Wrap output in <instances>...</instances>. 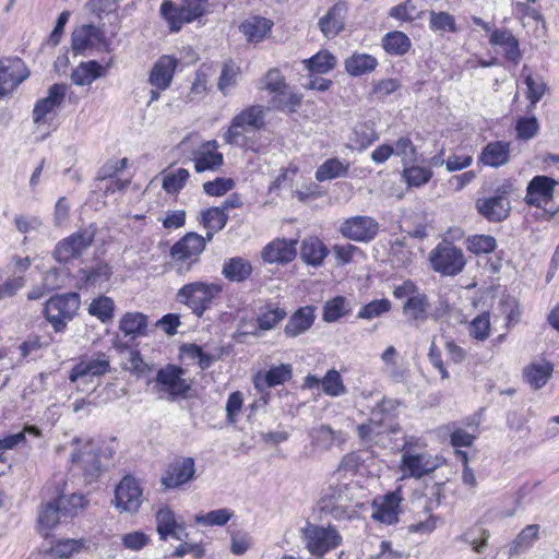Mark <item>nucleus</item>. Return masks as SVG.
I'll use <instances>...</instances> for the list:
<instances>
[{
	"mask_svg": "<svg viewBox=\"0 0 559 559\" xmlns=\"http://www.w3.org/2000/svg\"><path fill=\"white\" fill-rule=\"evenodd\" d=\"M264 116V107L260 105L242 109L234 116L228 129L224 132V142L247 151L259 152L261 145L257 142L255 131L263 128Z\"/></svg>",
	"mask_w": 559,
	"mask_h": 559,
	"instance_id": "obj_1",
	"label": "nucleus"
},
{
	"mask_svg": "<svg viewBox=\"0 0 559 559\" xmlns=\"http://www.w3.org/2000/svg\"><path fill=\"white\" fill-rule=\"evenodd\" d=\"M110 362L108 356L104 353H97L92 356H82L72 367L69 373V381L75 384L79 391L94 389L99 379L109 372Z\"/></svg>",
	"mask_w": 559,
	"mask_h": 559,
	"instance_id": "obj_2",
	"label": "nucleus"
},
{
	"mask_svg": "<svg viewBox=\"0 0 559 559\" xmlns=\"http://www.w3.org/2000/svg\"><path fill=\"white\" fill-rule=\"evenodd\" d=\"M223 292L222 284L217 282L197 281L183 285L177 293V300L188 306L192 313L202 317Z\"/></svg>",
	"mask_w": 559,
	"mask_h": 559,
	"instance_id": "obj_3",
	"label": "nucleus"
},
{
	"mask_svg": "<svg viewBox=\"0 0 559 559\" xmlns=\"http://www.w3.org/2000/svg\"><path fill=\"white\" fill-rule=\"evenodd\" d=\"M205 238L189 233L170 249L169 265L179 275H186L199 262V255L205 249Z\"/></svg>",
	"mask_w": 559,
	"mask_h": 559,
	"instance_id": "obj_4",
	"label": "nucleus"
},
{
	"mask_svg": "<svg viewBox=\"0 0 559 559\" xmlns=\"http://www.w3.org/2000/svg\"><path fill=\"white\" fill-rule=\"evenodd\" d=\"M444 460L438 455H432L426 451L418 452L407 443L402 449L400 471L403 473L401 479H419L433 473L441 467Z\"/></svg>",
	"mask_w": 559,
	"mask_h": 559,
	"instance_id": "obj_5",
	"label": "nucleus"
},
{
	"mask_svg": "<svg viewBox=\"0 0 559 559\" xmlns=\"http://www.w3.org/2000/svg\"><path fill=\"white\" fill-rule=\"evenodd\" d=\"M183 376V369L175 365L160 368L155 379V389L159 397L167 401L186 399L191 389V381Z\"/></svg>",
	"mask_w": 559,
	"mask_h": 559,
	"instance_id": "obj_6",
	"label": "nucleus"
},
{
	"mask_svg": "<svg viewBox=\"0 0 559 559\" xmlns=\"http://www.w3.org/2000/svg\"><path fill=\"white\" fill-rule=\"evenodd\" d=\"M207 12V0H182L180 5L171 1H164L160 13L174 32H178L183 24L191 23Z\"/></svg>",
	"mask_w": 559,
	"mask_h": 559,
	"instance_id": "obj_7",
	"label": "nucleus"
},
{
	"mask_svg": "<svg viewBox=\"0 0 559 559\" xmlns=\"http://www.w3.org/2000/svg\"><path fill=\"white\" fill-rule=\"evenodd\" d=\"M80 296L76 293L56 295L45 306V316L56 332H62L80 308Z\"/></svg>",
	"mask_w": 559,
	"mask_h": 559,
	"instance_id": "obj_8",
	"label": "nucleus"
},
{
	"mask_svg": "<svg viewBox=\"0 0 559 559\" xmlns=\"http://www.w3.org/2000/svg\"><path fill=\"white\" fill-rule=\"evenodd\" d=\"M429 262L433 271L448 276L462 272L466 263L462 249L448 241L440 242L431 250Z\"/></svg>",
	"mask_w": 559,
	"mask_h": 559,
	"instance_id": "obj_9",
	"label": "nucleus"
},
{
	"mask_svg": "<svg viewBox=\"0 0 559 559\" xmlns=\"http://www.w3.org/2000/svg\"><path fill=\"white\" fill-rule=\"evenodd\" d=\"M94 238L95 229L93 227L73 233L57 243L53 252L56 260L60 263H68L78 259L91 247Z\"/></svg>",
	"mask_w": 559,
	"mask_h": 559,
	"instance_id": "obj_10",
	"label": "nucleus"
},
{
	"mask_svg": "<svg viewBox=\"0 0 559 559\" xmlns=\"http://www.w3.org/2000/svg\"><path fill=\"white\" fill-rule=\"evenodd\" d=\"M143 502V490L139 481L126 476L117 485L115 491V507L119 512L136 513Z\"/></svg>",
	"mask_w": 559,
	"mask_h": 559,
	"instance_id": "obj_11",
	"label": "nucleus"
},
{
	"mask_svg": "<svg viewBox=\"0 0 559 559\" xmlns=\"http://www.w3.org/2000/svg\"><path fill=\"white\" fill-rule=\"evenodd\" d=\"M194 475V460L192 457H181L168 465L160 483L166 489H175L191 481Z\"/></svg>",
	"mask_w": 559,
	"mask_h": 559,
	"instance_id": "obj_12",
	"label": "nucleus"
},
{
	"mask_svg": "<svg viewBox=\"0 0 559 559\" xmlns=\"http://www.w3.org/2000/svg\"><path fill=\"white\" fill-rule=\"evenodd\" d=\"M74 450L71 453V461L78 464L87 477H95L100 471V461L95 447L90 440L74 438L72 441Z\"/></svg>",
	"mask_w": 559,
	"mask_h": 559,
	"instance_id": "obj_13",
	"label": "nucleus"
},
{
	"mask_svg": "<svg viewBox=\"0 0 559 559\" xmlns=\"http://www.w3.org/2000/svg\"><path fill=\"white\" fill-rule=\"evenodd\" d=\"M340 230L345 238L359 242H368L377 236L379 224L374 218L369 216H354L346 219Z\"/></svg>",
	"mask_w": 559,
	"mask_h": 559,
	"instance_id": "obj_14",
	"label": "nucleus"
},
{
	"mask_svg": "<svg viewBox=\"0 0 559 559\" xmlns=\"http://www.w3.org/2000/svg\"><path fill=\"white\" fill-rule=\"evenodd\" d=\"M402 500L400 488L376 498L372 502V519L388 525L397 522Z\"/></svg>",
	"mask_w": 559,
	"mask_h": 559,
	"instance_id": "obj_15",
	"label": "nucleus"
},
{
	"mask_svg": "<svg viewBox=\"0 0 559 559\" xmlns=\"http://www.w3.org/2000/svg\"><path fill=\"white\" fill-rule=\"evenodd\" d=\"M68 86L66 84H52L47 96L39 99L33 109V121L40 126L47 123L48 116L53 114L63 103Z\"/></svg>",
	"mask_w": 559,
	"mask_h": 559,
	"instance_id": "obj_16",
	"label": "nucleus"
},
{
	"mask_svg": "<svg viewBox=\"0 0 559 559\" xmlns=\"http://www.w3.org/2000/svg\"><path fill=\"white\" fill-rule=\"evenodd\" d=\"M28 76V71L19 58L0 60V95L11 93Z\"/></svg>",
	"mask_w": 559,
	"mask_h": 559,
	"instance_id": "obj_17",
	"label": "nucleus"
},
{
	"mask_svg": "<svg viewBox=\"0 0 559 559\" xmlns=\"http://www.w3.org/2000/svg\"><path fill=\"white\" fill-rule=\"evenodd\" d=\"M177 67L178 59L175 57L169 55L159 57L150 72V84L158 90H167L173 82Z\"/></svg>",
	"mask_w": 559,
	"mask_h": 559,
	"instance_id": "obj_18",
	"label": "nucleus"
},
{
	"mask_svg": "<svg viewBox=\"0 0 559 559\" xmlns=\"http://www.w3.org/2000/svg\"><path fill=\"white\" fill-rule=\"evenodd\" d=\"M261 255L266 263H288L296 257V241L276 238L263 248Z\"/></svg>",
	"mask_w": 559,
	"mask_h": 559,
	"instance_id": "obj_19",
	"label": "nucleus"
},
{
	"mask_svg": "<svg viewBox=\"0 0 559 559\" xmlns=\"http://www.w3.org/2000/svg\"><path fill=\"white\" fill-rule=\"evenodd\" d=\"M104 35L94 25H82L72 33V49L75 53H82L87 49H98L104 45Z\"/></svg>",
	"mask_w": 559,
	"mask_h": 559,
	"instance_id": "obj_20",
	"label": "nucleus"
},
{
	"mask_svg": "<svg viewBox=\"0 0 559 559\" xmlns=\"http://www.w3.org/2000/svg\"><path fill=\"white\" fill-rule=\"evenodd\" d=\"M217 141H207L194 153L193 163L197 173L215 170L223 165V154L217 152Z\"/></svg>",
	"mask_w": 559,
	"mask_h": 559,
	"instance_id": "obj_21",
	"label": "nucleus"
},
{
	"mask_svg": "<svg viewBox=\"0 0 559 559\" xmlns=\"http://www.w3.org/2000/svg\"><path fill=\"white\" fill-rule=\"evenodd\" d=\"M156 524L157 533L162 540H166L169 536L181 540L183 538L182 534L187 536L183 525L178 523L176 514L167 506L159 508L156 512Z\"/></svg>",
	"mask_w": 559,
	"mask_h": 559,
	"instance_id": "obj_22",
	"label": "nucleus"
},
{
	"mask_svg": "<svg viewBox=\"0 0 559 559\" xmlns=\"http://www.w3.org/2000/svg\"><path fill=\"white\" fill-rule=\"evenodd\" d=\"M272 27L271 20L263 16H250L242 21L238 28L248 43L258 44L271 34Z\"/></svg>",
	"mask_w": 559,
	"mask_h": 559,
	"instance_id": "obj_23",
	"label": "nucleus"
},
{
	"mask_svg": "<svg viewBox=\"0 0 559 559\" xmlns=\"http://www.w3.org/2000/svg\"><path fill=\"white\" fill-rule=\"evenodd\" d=\"M476 207L488 221L500 222L508 216L510 202L504 195H495L478 199L476 201Z\"/></svg>",
	"mask_w": 559,
	"mask_h": 559,
	"instance_id": "obj_24",
	"label": "nucleus"
},
{
	"mask_svg": "<svg viewBox=\"0 0 559 559\" xmlns=\"http://www.w3.org/2000/svg\"><path fill=\"white\" fill-rule=\"evenodd\" d=\"M292 369L289 365H280L271 367L267 371H259L253 377L254 388L259 392H264L270 388L280 385L289 380Z\"/></svg>",
	"mask_w": 559,
	"mask_h": 559,
	"instance_id": "obj_25",
	"label": "nucleus"
},
{
	"mask_svg": "<svg viewBox=\"0 0 559 559\" xmlns=\"http://www.w3.org/2000/svg\"><path fill=\"white\" fill-rule=\"evenodd\" d=\"M379 139L373 121L357 122L348 136L347 146L352 150H366Z\"/></svg>",
	"mask_w": 559,
	"mask_h": 559,
	"instance_id": "obj_26",
	"label": "nucleus"
},
{
	"mask_svg": "<svg viewBox=\"0 0 559 559\" xmlns=\"http://www.w3.org/2000/svg\"><path fill=\"white\" fill-rule=\"evenodd\" d=\"M555 181L546 176H536L527 187L526 202L540 206L552 198Z\"/></svg>",
	"mask_w": 559,
	"mask_h": 559,
	"instance_id": "obj_27",
	"label": "nucleus"
},
{
	"mask_svg": "<svg viewBox=\"0 0 559 559\" xmlns=\"http://www.w3.org/2000/svg\"><path fill=\"white\" fill-rule=\"evenodd\" d=\"M345 14V4L336 3L320 19V29L326 38L335 37L343 29Z\"/></svg>",
	"mask_w": 559,
	"mask_h": 559,
	"instance_id": "obj_28",
	"label": "nucleus"
},
{
	"mask_svg": "<svg viewBox=\"0 0 559 559\" xmlns=\"http://www.w3.org/2000/svg\"><path fill=\"white\" fill-rule=\"evenodd\" d=\"M489 43L502 49L504 57L513 62H519L521 58L519 41L508 29H496L491 33Z\"/></svg>",
	"mask_w": 559,
	"mask_h": 559,
	"instance_id": "obj_29",
	"label": "nucleus"
},
{
	"mask_svg": "<svg viewBox=\"0 0 559 559\" xmlns=\"http://www.w3.org/2000/svg\"><path fill=\"white\" fill-rule=\"evenodd\" d=\"M106 75V69L97 61L81 62L71 73L73 84L78 86L91 85L95 80Z\"/></svg>",
	"mask_w": 559,
	"mask_h": 559,
	"instance_id": "obj_30",
	"label": "nucleus"
},
{
	"mask_svg": "<svg viewBox=\"0 0 559 559\" xmlns=\"http://www.w3.org/2000/svg\"><path fill=\"white\" fill-rule=\"evenodd\" d=\"M510 157V144L503 141L488 143L480 156L479 162L489 167H500L508 163Z\"/></svg>",
	"mask_w": 559,
	"mask_h": 559,
	"instance_id": "obj_31",
	"label": "nucleus"
},
{
	"mask_svg": "<svg viewBox=\"0 0 559 559\" xmlns=\"http://www.w3.org/2000/svg\"><path fill=\"white\" fill-rule=\"evenodd\" d=\"M554 372V365L546 360L534 361L523 371L527 383L535 390L543 388Z\"/></svg>",
	"mask_w": 559,
	"mask_h": 559,
	"instance_id": "obj_32",
	"label": "nucleus"
},
{
	"mask_svg": "<svg viewBox=\"0 0 559 559\" xmlns=\"http://www.w3.org/2000/svg\"><path fill=\"white\" fill-rule=\"evenodd\" d=\"M62 515V511L57 504L56 501L48 502L41 506V509L38 514L37 528L40 535L47 537L60 522Z\"/></svg>",
	"mask_w": 559,
	"mask_h": 559,
	"instance_id": "obj_33",
	"label": "nucleus"
},
{
	"mask_svg": "<svg viewBox=\"0 0 559 559\" xmlns=\"http://www.w3.org/2000/svg\"><path fill=\"white\" fill-rule=\"evenodd\" d=\"M26 433L33 435L34 437H38L40 435V430L35 426H26L22 431L0 438L1 463H5L8 461V451L17 449L26 444Z\"/></svg>",
	"mask_w": 559,
	"mask_h": 559,
	"instance_id": "obj_34",
	"label": "nucleus"
},
{
	"mask_svg": "<svg viewBox=\"0 0 559 559\" xmlns=\"http://www.w3.org/2000/svg\"><path fill=\"white\" fill-rule=\"evenodd\" d=\"M378 66V60L368 53H354L345 60V70L349 75L360 76L372 72Z\"/></svg>",
	"mask_w": 559,
	"mask_h": 559,
	"instance_id": "obj_35",
	"label": "nucleus"
},
{
	"mask_svg": "<svg viewBox=\"0 0 559 559\" xmlns=\"http://www.w3.org/2000/svg\"><path fill=\"white\" fill-rule=\"evenodd\" d=\"M251 272L250 262L240 257L226 260L222 269V274L231 282H242L250 276Z\"/></svg>",
	"mask_w": 559,
	"mask_h": 559,
	"instance_id": "obj_36",
	"label": "nucleus"
},
{
	"mask_svg": "<svg viewBox=\"0 0 559 559\" xmlns=\"http://www.w3.org/2000/svg\"><path fill=\"white\" fill-rule=\"evenodd\" d=\"M240 73V67L235 61L228 60L223 63L217 88L224 96L229 95L237 86Z\"/></svg>",
	"mask_w": 559,
	"mask_h": 559,
	"instance_id": "obj_37",
	"label": "nucleus"
},
{
	"mask_svg": "<svg viewBox=\"0 0 559 559\" xmlns=\"http://www.w3.org/2000/svg\"><path fill=\"white\" fill-rule=\"evenodd\" d=\"M382 47L391 56H403L411 49L412 41L405 33L393 31L383 36Z\"/></svg>",
	"mask_w": 559,
	"mask_h": 559,
	"instance_id": "obj_38",
	"label": "nucleus"
},
{
	"mask_svg": "<svg viewBox=\"0 0 559 559\" xmlns=\"http://www.w3.org/2000/svg\"><path fill=\"white\" fill-rule=\"evenodd\" d=\"M539 536V525L530 524L526 525L511 543L509 548V555L511 557L519 556L523 551L531 548L535 540Z\"/></svg>",
	"mask_w": 559,
	"mask_h": 559,
	"instance_id": "obj_39",
	"label": "nucleus"
},
{
	"mask_svg": "<svg viewBox=\"0 0 559 559\" xmlns=\"http://www.w3.org/2000/svg\"><path fill=\"white\" fill-rule=\"evenodd\" d=\"M147 326V318L141 312L126 313L119 323L120 331L132 338L144 335Z\"/></svg>",
	"mask_w": 559,
	"mask_h": 559,
	"instance_id": "obj_40",
	"label": "nucleus"
},
{
	"mask_svg": "<svg viewBox=\"0 0 559 559\" xmlns=\"http://www.w3.org/2000/svg\"><path fill=\"white\" fill-rule=\"evenodd\" d=\"M313 321V308H300L294 313L285 326L286 334L297 336L310 328Z\"/></svg>",
	"mask_w": 559,
	"mask_h": 559,
	"instance_id": "obj_41",
	"label": "nucleus"
},
{
	"mask_svg": "<svg viewBox=\"0 0 559 559\" xmlns=\"http://www.w3.org/2000/svg\"><path fill=\"white\" fill-rule=\"evenodd\" d=\"M227 219V214L219 206L210 207L202 212V223L207 229L206 236L209 240L213 237L214 233L225 227Z\"/></svg>",
	"mask_w": 559,
	"mask_h": 559,
	"instance_id": "obj_42",
	"label": "nucleus"
},
{
	"mask_svg": "<svg viewBox=\"0 0 559 559\" xmlns=\"http://www.w3.org/2000/svg\"><path fill=\"white\" fill-rule=\"evenodd\" d=\"M319 383L322 392L331 397H338L347 392L341 373L335 369H330L320 381L317 379V385Z\"/></svg>",
	"mask_w": 559,
	"mask_h": 559,
	"instance_id": "obj_43",
	"label": "nucleus"
},
{
	"mask_svg": "<svg viewBox=\"0 0 559 559\" xmlns=\"http://www.w3.org/2000/svg\"><path fill=\"white\" fill-rule=\"evenodd\" d=\"M428 309V298L423 293H417L415 296H411L403 306L404 313L416 321L425 320L427 318Z\"/></svg>",
	"mask_w": 559,
	"mask_h": 559,
	"instance_id": "obj_44",
	"label": "nucleus"
},
{
	"mask_svg": "<svg viewBox=\"0 0 559 559\" xmlns=\"http://www.w3.org/2000/svg\"><path fill=\"white\" fill-rule=\"evenodd\" d=\"M190 173L186 168H177L163 174L162 187L168 194L178 193L187 183Z\"/></svg>",
	"mask_w": 559,
	"mask_h": 559,
	"instance_id": "obj_45",
	"label": "nucleus"
},
{
	"mask_svg": "<svg viewBox=\"0 0 559 559\" xmlns=\"http://www.w3.org/2000/svg\"><path fill=\"white\" fill-rule=\"evenodd\" d=\"M349 164L340 160L338 158H330L325 160L317 169V180H331L347 175Z\"/></svg>",
	"mask_w": 559,
	"mask_h": 559,
	"instance_id": "obj_46",
	"label": "nucleus"
},
{
	"mask_svg": "<svg viewBox=\"0 0 559 559\" xmlns=\"http://www.w3.org/2000/svg\"><path fill=\"white\" fill-rule=\"evenodd\" d=\"M55 501L61 509L64 518L76 515L86 506V499L82 495H64L63 491L58 492Z\"/></svg>",
	"mask_w": 559,
	"mask_h": 559,
	"instance_id": "obj_47",
	"label": "nucleus"
},
{
	"mask_svg": "<svg viewBox=\"0 0 559 559\" xmlns=\"http://www.w3.org/2000/svg\"><path fill=\"white\" fill-rule=\"evenodd\" d=\"M234 516V511L228 508L216 509L207 513H199L194 522L203 526H223Z\"/></svg>",
	"mask_w": 559,
	"mask_h": 559,
	"instance_id": "obj_48",
	"label": "nucleus"
},
{
	"mask_svg": "<svg viewBox=\"0 0 559 559\" xmlns=\"http://www.w3.org/2000/svg\"><path fill=\"white\" fill-rule=\"evenodd\" d=\"M349 312L346 299L342 296H336L328 300L323 307L322 319L325 322H336Z\"/></svg>",
	"mask_w": 559,
	"mask_h": 559,
	"instance_id": "obj_49",
	"label": "nucleus"
},
{
	"mask_svg": "<svg viewBox=\"0 0 559 559\" xmlns=\"http://www.w3.org/2000/svg\"><path fill=\"white\" fill-rule=\"evenodd\" d=\"M115 302L110 297L99 296L93 299L88 306V313L98 318L102 322L111 320Z\"/></svg>",
	"mask_w": 559,
	"mask_h": 559,
	"instance_id": "obj_50",
	"label": "nucleus"
},
{
	"mask_svg": "<svg viewBox=\"0 0 559 559\" xmlns=\"http://www.w3.org/2000/svg\"><path fill=\"white\" fill-rule=\"evenodd\" d=\"M81 546L75 539L59 540L45 554V559H70L73 554L80 551Z\"/></svg>",
	"mask_w": 559,
	"mask_h": 559,
	"instance_id": "obj_51",
	"label": "nucleus"
},
{
	"mask_svg": "<svg viewBox=\"0 0 559 559\" xmlns=\"http://www.w3.org/2000/svg\"><path fill=\"white\" fill-rule=\"evenodd\" d=\"M467 250L474 254H487L497 247L496 239L490 235H473L466 240Z\"/></svg>",
	"mask_w": 559,
	"mask_h": 559,
	"instance_id": "obj_52",
	"label": "nucleus"
},
{
	"mask_svg": "<svg viewBox=\"0 0 559 559\" xmlns=\"http://www.w3.org/2000/svg\"><path fill=\"white\" fill-rule=\"evenodd\" d=\"M391 310V301L386 298L376 299L365 305L358 312L357 318L371 320Z\"/></svg>",
	"mask_w": 559,
	"mask_h": 559,
	"instance_id": "obj_53",
	"label": "nucleus"
},
{
	"mask_svg": "<svg viewBox=\"0 0 559 559\" xmlns=\"http://www.w3.org/2000/svg\"><path fill=\"white\" fill-rule=\"evenodd\" d=\"M393 155L399 156L404 166L416 160L417 151L408 136L399 138L393 146Z\"/></svg>",
	"mask_w": 559,
	"mask_h": 559,
	"instance_id": "obj_54",
	"label": "nucleus"
},
{
	"mask_svg": "<svg viewBox=\"0 0 559 559\" xmlns=\"http://www.w3.org/2000/svg\"><path fill=\"white\" fill-rule=\"evenodd\" d=\"M432 177V171L429 168L419 166L404 167L403 178L408 186L420 187L427 183Z\"/></svg>",
	"mask_w": 559,
	"mask_h": 559,
	"instance_id": "obj_55",
	"label": "nucleus"
},
{
	"mask_svg": "<svg viewBox=\"0 0 559 559\" xmlns=\"http://www.w3.org/2000/svg\"><path fill=\"white\" fill-rule=\"evenodd\" d=\"M429 26L435 32H455V20L448 12H429Z\"/></svg>",
	"mask_w": 559,
	"mask_h": 559,
	"instance_id": "obj_56",
	"label": "nucleus"
},
{
	"mask_svg": "<svg viewBox=\"0 0 559 559\" xmlns=\"http://www.w3.org/2000/svg\"><path fill=\"white\" fill-rule=\"evenodd\" d=\"M489 332L490 317L487 312H483L481 314L475 317L468 325L469 335L478 341H485L488 338Z\"/></svg>",
	"mask_w": 559,
	"mask_h": 559,
	"instance_id": "obj_57",
	"label": "nucleus"
},
{
	"mask_svg": "<svg viewBox=\"0 0 559 559\" xmlns=\"http://www.w3.org/2000/svg\"><path fill=\"white\" fill-rule=\"evenodd\" d=\"M80 273L81 278L87 284L100 286L109 280L111 270L107 264H97L95 267L91 270H82Z\"/></svg>",
	"mask_w": 559,
	"mask_h": 559,
	"instance_id": "obj_58",
	"label": "nucleus"
},
{
	"mask_svg": "<svg viewBox=\"0 0 559 559\" xmlns=\"http://www.w3.org/2000/svg\"><path fill=\"white\" fill-rule=\"evenodd\" d=\"M297 177L295 169H284L269 186L267 194H278L282 190L293 191V183Z\"/></svg>",
	"mask_w": 559,
	"mask_h": 559,
	"instance_id": "obj_59",
	"label": "nucleus"
},
{
	"mask_svg": "<svg viewBox=\"0 0 559 559\" xmlns=\"http://www.w3.org/2000/svg\"><path fill=\"white\" fill-rule=\"evenodd\" d=\"M524 83L527 87L526 97L531 102V105L538 103L546 92V84L542 78L526 74Z\"/></svg>",
	"mask_w": 559,
	"mask_h": 559,
	"instance_id": "obj_60",
	"label": "nucleus"
},
{
	"mask_svg": "<svg viewBox=\"0 0 559 559\" xmlns=\"http://www.w3.org/2000/svg\"><path fill=\"white\" fill-rule=\"evenodd\" d=\"M285 317L286 311L284 309L276 306H269L258 318L259 326L263 330H271Z\"/></svg>",
	"mask_w": 559,
	"mask_h": 559,
	"instance_id": "obj_61",
	"label": "nucleus"
},
{
	"mask_svg": "<svg viewBox=\"0 0 559 559\" xmlns=\"http://www.w3.org/2000/svg\"><path fill=\"white\" fill-rule=\"evenodd\" d=\"M264 88L273 96H278L287 90V84L278 69H271L264 76Z\"/></svg>",
	"mask_w": 559,
	"mask_h": 559,
	"instance_id": "obj_62",
	"label": "nucleus"
},
{
	"mask_svg": "<svg viewBox=\"0 0 559 559\" xmlns=\"http://www.w3.org/2000/svg\"><path fill=\"white\" fill-rule=\"evenodd\" d=\"M301 97L298 94L292 93L288 88L278 96H272L270 104L272 107L294 111L300 104Z\"/></svg>",
	"mask_w": 559,
	"mask_h": 559,
	"instance_id": "obj_63",
	"label": "nucleus"
},
{
	"mask_svg": "<svg viewBox=\"0 0 559 559\" xmlns=\"http://www.w3.org/2000/svg\"><path fill=\"white\" fill-rule=\"evenodd\" d=\"M235 187V181L231 178L219 177L212 181L203 183V190L206 194L212 197H221L230 191Z\"/></svg>",
	"mask_w": 559,
	"mask_h": 559,
	"instance_id": "obj_64",
	"label": "nucleus"
}]
</instances>
